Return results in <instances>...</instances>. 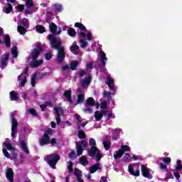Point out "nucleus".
Instances as JSON below:
<instances>
[{"instance_id": "8", "label": "nucleus", "mask_w": 182, "mask_h": 182, "mask_svg": "<svg viewBox=\"0 0 182 182\" xmlns=\"http://www.w3.org/2000/svg\"><path fill=\"white\" fill-rule=\"evenodd\" d=\"M40 146H46V144H52V146H56L58 141L56 139L52 138L50 139L49 136L46 134H43V136L39 140Z\"/></svg>"}, {"instance_id": "53", "label": "nucleus", "mask_w": 182, "mask_h": 182, "mask_svg": "<svg viewBox=\"0 0 182 182\" xmlns=\"http://www.w3.org/2000/svg\"><path fill=\"white\" fill-rule=\"evenodd\" d=\"M68 157L70 159H75V157H76V152H75V151H72L69 154H68Z\"/></svg>"}, {"instance_id": "59", "label": "nucleus", "mask_w": 182, "mask_h": 182, "mask_svg": "<svg viewBox=\"0 0 182 182\" xmlns=\"http://www.w3.org/2000/svg\"><path fill=\"white\" fill-rule=\"evenodd\" d=\"M160 168H161V170H166V168H167V165H166V164H161L160 165Z\"/></svg>"}, {"instance_id": "36", "label": "nucleus", "mask_w": 182, "mask_h": 182, "mask_svg": "<svg viewBox=\"0 0 182 182\" xmlns=\"http://www.w3.org/2000/svg\"><path fill=\"white\" fill-rule=\"evenodd\" d=\"M107 85L109 87L110 90H113V80H112L110 77H108L107 80Z\"/></svg>"}, {"instance_id": "40", "label": "nucleus", "mask_w": 182, "mask_h": 182, "mask_svg": "<svg viewBox=\"0 0 182 182\" xmlns=\"http://www.w3.org/2000/svg\"><path fill=\"white\" fill-rule=\"evenodd\" d=\"M123 154H124L120 149L116 152L115 155H114V159L117 160V159H120L122 157V156H123Z\"/></svg>"}, {"instance_id": "37", "label": "nucleus", "mask_w": 182, "mask_h": 182, "mask_svg": "<svg viewBox=\"0 0 182 182\" xmlns=\"http://www.w3.org/2000/svg\"><path fill=\"white\" fill-rule=\"evenodd\" d=\"M36 29L37 32H39V33H43V32H45V31H46L45 27H43L41 25L36 26Z\"/></svg>"}, {"instance_id": "44", "label": "nucleus", "mask_w": 182, "mask_h": 182, "mask_svg": "<svg viewBox=\"0 0 182 182\" xmlns=\"http://www.w3.org/2000/svg\"><path fill=\"white\" fill-rule=\"evenodd\" d=\"M68 33L70 36H76V31L73 28H68Z\"/></svg>"}, {"instance_id": "11", "label": "nucleus", "mask_w": 182, "mask_h": 182, "mask_svg": "<svg viewBox=\"0 0 182 182\" xmlns=\"http://www.w3.org/2000/svg\"><path fill=\"white\" fill-rule=\"evenodd\" d=\"M11 137L12 139H15V134H16V130L18 127V121L15 119L14 114L11 115Z\"/></svg>"}, {"instance_id": "1", "label": "nucleus", "mask_w": 182, "mask_h": 182, "mask_svg": "<svg viewBox=\"0 0 182 182\" xmlns=\"http://www.w3.org/2000/svg\"><path fill=\"white\" fill-rule=\"evenodd\" d=\"M35 46V49L31 51L27 59V62L31 68H38V66H41V65L43 63V60H36V59H38V56H39V54L43 50L42 46L40 43H36Z\"/></svg>"}, {"instance_id": "60", "label": "nucleus", "mask_w": 182, "mask_h": 182, "mask_svg": "<svg viewBox=\"0 0 182 182\" xmlns=\"http://www.w3.org/2000/svg\"><path fill=\"white\" fill-rule=\"evenodd\" d=\"M62 69L64 71L69 70L70 69V67H69V65H64V66H63Z\"/></svg>"}, {"instance_id": "4", "label": "nucleus", "mask_w": 182, "mask_h": 182, "mask_svg": "<svg viewBox=\"0 0 182 182\" xmlns=\"http://www.w3.org/2000/svg\"><path fill=\"white\" fill-rule=\"evenodd\" d=\"M89 144L90 148L87 150L88 156H90V157H95V156H96L97 161H100V159L103 157V154H102L100 150L96 146V140L93 138H90L89 139Z\"/></svg>"}, {"instance_id": "43", "label": "nucleus", "mask_w": 182, "mask_h": 182, "mask_svg": "<svg viewBox=\"0 0 182 182\" xmlns=\"http://www.w3.org/2000/svg\"><path fill=\"white\" fill-rule=\"evenodd\" d=\"M77 136L79 139H85L86 138V134H85V131L80 130L78 132Z\"/></svg>"}, {"instance_id": "17", "label": "nucleus", "mask_w": 182, "mask_h": 182, "mask_svg": "<svg viewBox=\"0 0 182 182\" xmlns=\"http://www.w3.org/2000/svg\"><path fill=\"white\" fill-rule=\"evenodd\" d=\"M70 49L73 55H78V56H82V53L79 50V46H77V43H76V41L73 42Z\"/></svg>"}, {"instance_id": "52", "label": "nucleus", "mask_w": 182, "mask_h": 182, "mask_svg": "<svg viewBox=\"0 0 182 182\" xmlns=\"http://www.w3.org/2000/svg\"><path fill=\"white\" fill-rule=\"evenodd\" d=\"M28 113L32 114L33 116H36V111L34 109H29L27 110Z\"/></svg>"}, {"instance_id": "49", "label": "nucleus", "mask_w": 182, "mask_h": 182, "mask_svg": "<svg viewBox=\"0 0 182 182\" xmlns=\"http://www.w3.org/2000/svg\"><path fill=\"white\" fill-rule=\"evenodd\" d=\"M162 161L166 163V164H170L171 163V159L170 157H166L162 159Z\"/></svg>"}, {"instance_id": "34", "label": "nucleus", "mask_w": 182, "mask_h": 182, "mask_svg": "<svg viewBox=\"0 0 182 182\" xmlns=\"http://www.w3.org/2000/svg\"><path fill=\"white\" fill-rule=\"evenodd\" d=\"M75 117V120L77 122V126H78V129H80V125H79L80 123H82V117H80V115L75 114L74 115Z\"/></svg>"}, {"instance_id": "35", "label": "nucleus", "mask_w": 182, "mask_h": 182, "mask_svg": "<svg viewBox=\"0 0 182 182\" xmlns=\"http://www.w3.org/2000/svg\"><path fill=\"white\" fill-rule=\"evenodd\" d=\"M4 41L6 48H11V38L9 36H4Z\"/></svg>"}, {"instance_id": "45", "label": "nucleus", "mask_w": 182, "mask_h": 182, "mask_svg": "<svg viewBox=\"0 0 182 182\" xmlns=\"http://www.w3.org/2000/svg\"><path fill=\"white\" fill-rule=\"evenodd\" d=\"M176 163H177V165L176 166V170H177L178 171H181L182 170L181 161L178 160Z\"/></svg>"}, {"instance_id": "47", "label": "nucleus", "mask_w": 182, "mask_h": 182, "mask_svg": "<svg viewBox=\"0 0 182 182\" xmlns=\"http://www.w3.org/2000/svg\"><path fill=\"white\" fill-rule=\"evenodd\" d=\"M26 5L27 8H32L33 6V0H26Z\"/></svg>"}, {"instance_id": "38", "label": "nucleus", "mask_w": 182, "mask_h": 182, "mask_svg": "<svg viewBox=\"0 0 182 182\" xmlns=\"http://www.w3.org/2000/svg\"><path fill=\"white\" fill-rule=\"evenodd\" d=\"M119 150L124 154L125 151H130V146L127 145H122L121 149Z\"/></svg>"}, {"instance_id": "55", "label": "nucleus", "mask_w": 182, "mask_h": 182, "mask_svg": "<svg viewBox=\"0 0 182 182\" xmlns=\"http://www.w3.org/2000/svg\"><path fill=\"white\" fill-rule=\"evenodd\" d=\"M104 97H107V99H110V97H112V94L109 92H105Z\"/></svg>"}, {"instance_id": "16", "label": "nucleus", "mask_w": 182, "mask_h": 182, "mask_svg": "<svg viewBox=\"0 0 182 182\" xmlns=\"http://www.w3.org/2000/svg\"><path fill=\"white\" fill-rule=\"evenodd\" d=\"M28 75V70H25L21 75L18 77V80L20 82L21 86H25L26 83V76Z\"/></svg>"}, {"instance_id": "12", "label": "nucleus", "mask_w": 182, "mask_h": 182, "mask_svg": "<svg viewBox=\"0 0 182 182\" xmlns=\"http://www.w3.org/2000/svg\"><path fill=\"white\" fill-rule=\"evenodd\" d=\"M53 110L56 114V123L59 125L60 124V116H63V109L60 107H55Z\"/></svg>"}, {"instance_id": "41", "label": "nucleus", "mask_w": 182, "mask_h": 182, "mask_svg": "<svg viewBox=\"0 0 182 182\" xmlns=\"http://www.w3.org/2000/svg\"><path fill=\"white\" fill-rule=\"evenodd\" d=\"M102 116L103 115L102 114V113H100V112H99V111H97L95 112V118L97 121L100 120V119H102Z\"/></svg>"}, {"instance_id": "21", "label": "nucleus", "mask_w": 182, "mask_h": 182, "mask_svg": "<svg viewBox=\"0 0 182 182\" xmlns=\"http://www.w3.org/2000/svg\"><path fill=\"white\" fill-rule=\"evenodd\" d=\"M100 60L101 62L100 66H105L106 65L107 58H106V54L102 50L100 51Z\"/></svg>"}, {"instance_id": "26", "label": "nucleus", "mask_w": 182, "mask_h": 182, "mask_svg": "<svg viewBox=\"0 0 182 182\" xmlns=\"http://www.w3.org/2000/svg\"><path fill=\"white\" fill-rule=\"evenodd\" d=\"M74 174L76 176L78 182H84L83 179H82V171L75 168L74 170Z\"/></svg>"}, {"instance_id": "9", "label": "nucleus", "mask_w": 182, "mask_h": 182, "mask_svg": "<svg viewBox=\"0 0 182 182\" xmlns=\"http://www.w3.org/2000/svg\"><path fill=\"white\" fill-rule=\"evenodd\" d=\"M29 21L28 18H23L21 21L20 25L17 27V31L20 35H25L26 33V29L29 28Z\"/></svg>"}, {"instance_id": "42", "label": "nucleus", "mask_w": 182, "mask_h": 182, "mask_svg": "<svg viewBox=\"0 0 182 182\" xmlns=\"http://www.w3.org/2000/svg\"><path fill=\"white\" fill-rule=\"evenodd\" d=\"M36 80V73H34V74L31 76V85L33 86V87H35Z\"/></svg>"}, {"instance_id": "54", "label": "nucleus", "mask_w": 182, "mask_h": 182, "mask_svg": "<svg viewBox=\"0 0 182 182\" xmlns=\"http://www.w3.org/2000/svg\"><path fill=\"white\" fill-rule=\"evenodd\" d=\"M44 134H47V136H52L53 134V130L52 129H48L46 131Z\"/></svg>"}, {"instance_id": "58", "label": "nucleus", "mask_w": 182, "mask_h": 182, "mask_svg": "<svg viewBox=\"0 0 182 182\" xmlns=\"http://www.w3.org/2000/svg\"><path fill=\"white\" fill-rule=\"evenodd\" d=\"M87 69H92L93 68V63H88L86 65Z\"/></svg>"}, {"instance_id": "48", "label": "nucleus", "mask_w": 182, "mask_h": 182, "mask_svg": "<svg viewBox=\"0 0 182 182\" xmlns=\"http://www.w3.org/2000/svg\"><path fill=\"white\" fill-rule=\"evenodd\" d=\"M87 105L90 106H93L95 105V100L92 97H90L87 100Z\"/></svg>"}, {"instance_id": "5", "label": "nucleus", "mask_w": 182, "mask_h": 182, "mask_svg": "<svg viewBox=\"0 0 182 182\" xmlns=\"http://www.w3.org/2000/svg\"><path fill=\"white\" fill-rule=\"evenodd\" d=\"M6 149L11 153L12 157H14V159H16V153H15V148L13 147L12 145L11 144V141L9 140V139H7L6 141H4L3 144V153L5 157H6L7 159H9V154L6 151Z\"/></svg>"}, {"instance_id": "28", "label": "nucleus", "mask_w": 182, "mask_h": 182, "mask_svg": "<svg viewBox=\"0 0 182 182\" xmlns=\"http://www.w3.org/2000/svg\"><path fill=\"white\" fill-rule=\"evenodd\" d=\"M12 4H7L3 9V12L4 14H11L12 12Z\"/></svg>"}, {"instance_id": "2", "label": "nucleus", "mask_w": 182, "mask_h": 182, "mask_svg": "<svg viewBox=\"0 0 182 182\" xmlns=\"http://www.w3.org/2000/svg\"><path fill=\"white\" fill-rule=\"evenodd\" d=\"M48 41H50V45L51 48L53 49H56L58 50L57 53V60L59 63H62L63 60H65V48L63 47H60L62 42L58 39L55 38L53 35L50 34L48 36Z\"/></svg>"}, {"instance_id": "61", "label": "nucleus", "mask_w": 182, "mask_h": 182, "mask_svg": "<svg viewBox=\"0 0 182 182\" xmlns=\"http://www.w3.org/2000/svg\"><path fill=\"white\" fill-rule=\"evenodd\" d=\"M173 176L176 177V180H178L180 178V173L177 172H174Z\"/></svg>"}, {"instance_id": "6", "label": "nucleus", "mask_w": 182, "mask_h": 182, "mask_svg": "<svg viewBox=\"0 0 182 182\" xmlns=\"http://www.w3.org/2000/svg\"><path fill=\"white\" fill-rule=\"evenodd\" d=\"M44 159L45 161H47L48 164H49V166L52 167V168L55 169L56 168V166H55V165L56 164V163H58V161H59L60 157L56 154H53L46 156Z\"/></svg>"}, {"instance_id": "29", "label": "nucleus", "mask_w": 182, "mask_h": 182, "mask_svg": "<svg viewBox=\"0 0 182 182\" xmlns=\"http://www.w3.org/2000/svg\"><path fill=\"white\" fill-rule=\"evenodd\" d=\"M11 53L13 58H18V47H16V46H14L11 48Z\"/></svg>"}, {"instance_id": "57", "label": "nucleus", "mask_w": 182, "mask_h": 182, "mask_svg": "<svg viewBox=\"0 0 182 182\" xmlns=\"http://www.w3.org/2000/svg\"><path fill=\"white\" fill-rule=\"evenodd\" d=\"M107 107V103L106 102H102L101 103V109H106Z\"/></svg>"}, {"instance_id": "23", "label": "nucleus", "mask_w": 182, "mask_h": 182, "mask_svg": "<svg viewBox=\"0 0 182 182\" xmlns=\"http://www.w3.org/2000/svg\"><path fill=\"white\" fill-rule=\"evenodd\" d=\"M6 176L9 181L14 182V171H12V169L8 168L6 172Z\"/></svg>"}, {"instance_id": "50", "label": "nucleus", "mask_w": 182, "mask_h": 182, "mask_svg": "<svg viewBox=\"0 0 182 182\" xmlns=\"http://www.w3.org/2000/svg\"><path fill=\"white\" fill-rule=\"evenodd\" d=\"M49 105H50V103L49 102H46L45 105H40V107L41 109L42 112H45V109H46L47 106H49Z\"/></svg>"}, {"instance_id": "24", "label": "nucleus", "mask_w": 182, "mask_h": 182, "mask_svg": "<svg viewBox=\"0 0 182 182\" xmlns=\"http://www.w3.org/2000/svg\"><path fill=\"white\" fill-rule=\"evenodd\" d=\"M97 170H102V166H100V164H96L90 167V173L93 174L94 173H96Z\"/></svg>"}, {"instance_id": "22", "label": "nucleus", "mask_w": 182, "mask_h": 182, "mask_svg": "<svg viewBox=\"0 0 182 182\" xmlns=\"http://www.w3.org/2000/svg\"><path fill=\"white\" fill-rule=\"evenodd\" d=\"M20 146L22 150L26 153V154H29V149H28V142L26 141H20Z\"/></svg>"}, {"instance_id": "18", "label": "nucleus", "mask_w": 182, "mask_h": 182, "mask_svg": "<svg viewBox=\"0 0 182 182\" xmlns=\"http://www.w3.org/2000/svg\"><path fill=\"white\" fill-rule=\"evenodd\" d=\"M77 100L75 102V105H79L80 103H83L85 100V94H83V90L82 89L78 88L77 90Z\"/></svg>"}, {"instance_id": "13", "label": "nucleus", "mask_w": 182, "mask_h": 182, "mask_svg": "<svg viewBox=\"0 0 182 182\" xmlns=\"http://www.w3.org/2000/svg\"><path fill=\"white\" fill-rule=\"evenodd\" d=\"M128 171L131 176L139 177L140 176V170L137 166H133L131 164L128 166Z\"/></svg>"}, {"instance_id": "7", "label": "nucleus", "mask_w": 182, "mask_h": 182, "mask_svg": "<svg viewBox=\"0 0 182 182\" xmlns=\"http://www.w3.org/2000/svg\"><path fill=\"white\" fill-rule=\"evenodd\" d=\"M80 76H85L86 75L87 77L81 80V86L83 89H87L89 87V85H90V82L92 80V75L90 73H86L85 71H80L78 73Z\"/></svg>"}, {"instance_id": "64", "label": "nucleus", "mask_w": 182, "mask_h": 182, "mask_svg": "<svg viewBox=\"0 0 182 182\" xmlns=\"http://www.w3.org/2000/svg\"><path fill=\"white\" fill-rule=\"evenodd\" d=\"M88 123H89V122L85 121L84 123H82V124H81V127H85V126H86Z\"/></svg>"}, {"instance_id": "3", "label": "nucleus", "mask_w": 182, "mask_h": 182, "mask_svg": "<svg viewBox=\"0 0 182 182\" xmlns=\"http://www.w3.org/2000/svg\"><path fill=\"white\" fill-rule=\"evenodd\" d=\"M75 28H78L80 31H82V32L78 31V36L80 42V47L85 49V48L87 46L86 40L92 41V39H93V36L90 31H87L86 27H85L82 23H75Z\"/></svg>"}, {"instance_id": "32", "label": "nucleus", "mask_w": 182, "mask_h": 182, "mask_svg": "<svg viewBox=\"0 0 182 182\" xmlns=\"http://www.w3.org/2000/svg\"><path fill=\"white\" fill-rule=\"evenodd\" d=\"M10 98L11 100H18L19 99V97L18 96V93H16L14 91H12L10 92Z\"/></svg>"}, {"instance_id": "19", "label": "nucleus", "mask_w": 182, "mask_h": 182, "mask_svg": "<svg viewBox=\"0 0 182 182\" xmlns=\"http://www.w3.org/2000/svg\"><path fill=\"white\" fill-rule=\"evenodd\" d=\"M102 144L104 146V149L105 150H109L112 143L110 142V137L109 136H104L102 138Z\"/></svg>"}, {"instance_id": "30", "label": "nucleus", "mask_w": 182, "mask_h": 182, "mask_svg": "<svg viewBox=\"0 0 182 182\" xmlns=\"http://www.w3.org/2000/svg\"><path fill=\"white\" fill-rule=\"evenodd\" d=\"M120 134H123V132H122V129H114V140H119V137L120 136Z\"/></svg>"}, {"instance_id": "51", "label": "nucleus", "mask_w": 182, "mask_h": 182, "mask_svg": "<svg viewBox=\"0 0 182 182\" xmlns=\"http://www.w3.org/2000/svg\"><path fill=\"white\" fill-rule=\"evenodd\" d=\"M45 58L46 60H49L50 59H51L52 58V53L48 52L47 53H46Z\"/></svg>"}, {"instance_id": "20", "label": "nucleus", "mask_w": 182, "mask_h": 182, "mask_svg": "<svg viewBox=\"0 0 182 182\" xmlns=\"http://www.w3.org/2000/svg\"><path fill=\"white\" fill-rule=\"evenodd\" d=\"M49 28L51 33H55V35H60V33L62 32V30H60V28L58 31V27L53 23H49Z\"/></svg>"}, {"instance_id": "10", "label": "nucleus", "mask_w": 182, "mask_h": 182, "mask_svg": "<svg viewBox=\"0 0 182 182\" xmlns=\"http://www.w3.org/2000/svg\"><path fill=\"white\" fill-rule=\"evenodd\" d=\"M77 146V155L82 156L83 154V149L87 147V141L82 140L81 141L76 142Z\"/></svg>"}, {"instance_id": "33", "label": "nucleus", "mask_w": 182, "mask_h": 182, "mask_svg": "<svg viewBox=\"0 0 182 182\" xmlns=\"http://www.w3.org/2000/svg\"><path fill=\"white\" fill-rule=\"evenodd\" d=\"M79 63L78 61L76 60H73L70 63V69L72 70H75V69H76V68H77V66H79Z\"/></svg>"}, {"instance_id": "63", "label": "nucleus", "mask_w": 182, "mask_h": 182, "mask_svg": "<svg viewBox=\"0 0 182 182\" xmlns=\"http://www.w3.org/2000/svg\"><path fill=\"white\" fill-rule=\"evenodd\" d=\"M51 127H53V129H55V127H56V123H55V122H51Z\"/></svg>"}, {"instance_id": "15", "label": "nucleus", "mask_w": 182, "mask_h": 182, "mask_svg": "<svg viewBox=\"0 0 182 182\" xmlns=\"http://www.w3.org/2000/svg\"><path fill=\"white\" fill-rule=\"evenodd\" d=\"M8 59H9V54L4 53L3 55H1L0 66L2 69H5V68H6L8 65Z\"/></svg>"}, {"instance_id": "27", "label": "nucleus", "mask_w": 182, "mask_h": 182, "mask_svg": "<svg viewBox=\"0 0 182 182\" xmlns=\"http://www.w3.org/2000/svg\"><path fill=\"white\" fill-rule=\"evenodd\" d=\"M52 9L55 12H62L63 10V7L62 6V4H55L52 6Z\"/></svg>"}, {"instance_id": "56", "label": "nucleus", "mask_w": 182, "mask_h": 182, "mask_svg": "<svg viewBox=\"0 0 182 182\" xmlns=\"http://www.w3.org/2000/svg\"><path fill=\"white\" fill-rule=\"evenodd\" d=\"M17 9H18V11L19 12H22V11H23V9H24L23 5H22V4H18V5L17 6Z\"/></svg>"}, {"instance_id": "46", "label": "nucleus", "mask_w": 182, "mask_h": 182, "mask_svg": "<svg viewBox=\"0 0 182 182\" xmlns=\"http://www.w3.org/2000/svg\"><path fill=\"white\" fill-rule=\"evenodd\" d=\"M68 169L69 173H72V171H73V164L72 163V161L68 162Z\"/></svg>"}, {"instance_id": "62", "label": "nucleus", "mask_w": 182, "mask_h": 182, "mask_svg": "<svg viewBox=\"0 0 182 182\" xmlns=\"http://www.w3.org/2000/svg\"><path fill=\"white\" fill-rule=\"evenodd\" d=\"M101 182H107V178L106 176L101 177Z\"/></svg>"}, {"instance_id": "39", "label": "nucleus", "mask_w": 182, "mask_h": 182, "mask_svg": "<svg viewBox=\"0 0 182 182\" xmlns=\"http://www.w3.org/2000/svg\"><path fill=\"white\" fill-rule=\"evenodd\" d=\"M131 155L129 153H126L125 156L122 158V161L127 163L130 160Z\"/></svg>"}, {"instance_id": "25", "label": "nucleus", "mask_w": 182, "mask_h": 182, "mask_svg": "<svg viewBox=\"0 0 182 182\" xmlns=\"http://www.w3.org/2000/svg\"><path fill=\"white\" fill-rule=\"evenodd\" d=\"M63 97L65 100H68V102L72 104V91H70V90L65 91L63 94Z\"/></svg>"}, {"instance_id": "31", "label": "nucleus", "mask_w": 182, "mask_h": 182, "mask_svg": "<svg viewBox=\"0 0 182 182\" xmlns=\"http://www.w3.org/2000/svg\"><path fill=\"white\" fill-rule=\"evenodd\" d=\"M80 164H82V166H87L89 164V161H87V158L85 156H82L80 159Z\"/></svg>"}, {"instance_id": "14", "label": "nucleus", "mask_w": 182, "mask_h": 182, "mask_svg": "<svg viewBox=\"0 0 182 182\" xmlns=\"http://www.w3.org/2000/svg\"><path fill=\"white\" fill-rule=\"evenodd\" d=\"M141 168L142 176H144L145 178H149V180H151V178H153V176H151V174L150 173V169H149V168H147L144 165H141Z\"/></svg>"}]
</instances>
